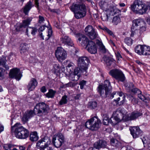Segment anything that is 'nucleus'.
Here are the masks:
<instances>
[{"label":"nucleus","instance_id":"nucleus-1","mask_svg":"<svg viewBox=\"0 0 150 150\" xmlns=\"http://www.w3.org/2000/svg\"><path fill=\"white\" fill-rule=\"evenodd\" d=\"M78 42L83 46H86L88 51L91 54H95L97 52V48L94 42L89 40L87 37L85 35L78 34L76 35Z\"/></svg>","mask_w":150,"mask_h":150},{"label":"nucleus","instance_id":"nucleus-2","mask_svg":"<svg viewBox=\"0 0 150 150\" xmlns=\"http://www.w3.org/2000/svg\"><path fill=\"white\" fill-rule=\"evenodd\" d=\"M11 131L14 132L15 137L20 139H25L29 136V131L20 123H17L11 127Z\"/></svg>","mask_w":150,"mask_h":150},{"label":"nucleus","instance_id":"nucleus-3","mask_svg":"<svg viewBox=\"0 0 150 150\" xmlns=\"http://www.w3.org/2000/svg\"><path fill=\"white\" fill-rule=\"evenodd\" d=\"M69 8L74 13V16L76 19H80L86 16V10L84 4L81 5L73 3Z\"/></svg>","mask_w":150,"mask_h":150},{"label":"nucleus","instance_id":"nucleus-4","mask_svg":"<svg viewBox=\"0 0 150 150\" xmlns=\"http://www.w3.org/2000/svg\"><path fill=\"white\" fill-rule=\"evenodd\" d=\"M115 115L114 119L117 122V124L122 120L127 121L134 120L142 115V113H113Z\"/></svg>","mask_w":150,"mask_h":150},{"label":"nucleus","instance_id":"nucleus-5","mask_svg":"<svg viewBox=\"0 0 150 150\" xmlns=\"http://www.w3.org/2000/svg\"><path fill=\"white\" fill-rule=\"evenodd\" d=\"M131 8L134 12L143 14L148 10V6L142 0H135L131 5Z\"/></svg>","mask_w":150,"mask_h":150},{"label":"nucleus","instance_id":"nucleus-6","mask_svg":"<svg viewBox=\"0 0 150 150\" xmlns=\"http://www.w3.org/2000/svg\"><path fill=\"white\" fill-rule=\"evenodd\" d=\"M101 122L97 116L91 118L86 122L85 126L92 131H97L100 127Z\"/></svg>","mask_w":150,"mask_h":150},{"label":"nucleus","instance_id":"nucleus-7","mask_svg":"<svg viewBox=\"0 0 150 150\" xmlns=\"http://www.w3.org/2000/svg\"><path fill=\"white\" fill-rule=\"evenodd\" d=\"M109 74L118 82H124L126 80L124 74L121 70L116 69L110 70Z\"/></svg>","mask_w":150,"mask_h":150},{"label":"nucleus","instance_id":"nucleus-8","mask_svg":"<svg viewBox=\"0 0 150 150\" xmlns=\"http://www.w3.org/2000/svg\"><path fill=\"white\" fill-rule=\"evenodd\" d=\"M113 98H116L114 100V101L117 106H120L125 102V97L124 95L123 96L122 92L118 93L116 92H113L110 95V98L112 99Z\"/></svg>","mask_w":150,"mask_h":150},{"label":"nucleus","instance_id":"nucleus-9","mask_svg":"<svg viewBox=\"0 0 150 150\" xmlns=\"http://www.w3.org/2000/svg\"><path fill=\"white\" fill-rule=\"evenodd\" d=\"M33 18L28 17L22 21V23H17L14 26L15 30L16 31L23 30L30 24Z\"/></svg>","mask_w":150,"mask_h":150},{"label":"nucleus","instance_id":"nucleus-10","mask_svg":"<svg viewBox=\"0 0 150 150\" xmlns=\"http://www.w3.org/2000/svg\"><path fill=\"white\" fill-rule=\"evenodd\" d=\"M49 109L48 105L43 102L40 103L34 107L33 111H30L28 112H45Z\"/></svg>","mask_w":150,"mask_h":150},{"label":"nucleus","instance_id":"nucleus-11","mask_svg":"<svg viewBox=\"0 0 150 150\" xmlns=\"http://www.w3.org/2000/svg\"><path fill=\"white\" fill-rule=\"evenodd\" d=\"M55 55L59 61L62 62L66 59L67 53L62 48L58 47L56 51Z\"/></svg>","mask_w":150,"mask_h":150},{"label":"nucleus","instance_id":"nucleus-12","mask_svg":"<svg viewBox=\"0 0 150 150\" xmlns=\"http://www.w3.org/2000/svg\"><path fill=\"white\" fill-rule=\"evenodd\" d=\"M86 35L91 40H93L97 38L98 35L93 26L88 25L85 29Z\"/></svg>","mask_w":150,"mask_h":150},{"label":"nucleus","instance_id":"nucleus-13","mask_svg":"<svg viewBox=\"0 0 150 150\" xmlns=\"http://www.w3.org/2000/svg\"><path fill=\"white\" fill-rule=\"evenodd\" d=\"M129 130L130 133L134 138L142 136L143 134V132L140 129L139 127L134 126L130 127Z\"/></svg>","mask_w":150,"mask_h":150},{"label":"nucleus","instance_id":"nucleus-14","mask_svg":"<svg viewBox=\"0 0 150 150\" xmlns=\"http://www.w3.org/2000/svg\"><path fill=\"white\" fill-rule=\"evenodd\" d=\"M89 62L88 58L86 57H80L77 60L78 66L80 67H82L87 70Z\"/></svg>","mask_w":150,"mask_h":150},{"label":"nucleus","instance_id":"nucleus-15","mask_svg":"<svg viewBox=\"0 0 150 150\" xmlns=\"http://www.w3.org/2000/svg\"><path fill=\"white\" fill-rule=\"evenodd\" d=\"M9 75L11 78H15L18 80H19L22 76L20 70L16 68L11 70Z\"/></svg>","mask_w":150,"mask_h":150},{"label":"nucleus","instance_id":"nucleus-16","mask_svg":"<svg viewBox=\"0 0 150 150\" xmlns=\"http://www.w3.org/2000/svg\"><path fill=\"white\" fill-rule=\"evenodd\" d=\"M47 22L48 23V26H46L45 25H43L41 26L39 28V31H40L41 32L43 31L45 29V27L47 28L48 29V34L47 35L48 37L45 38V40H47L50 38L51 36L52 33V31L51 26L48 21H47Z\"/></svg>","mask_w":150,"mask_h":150},{"label":"nucleus","instance_id":"nucleus-17","mask_svg":"<svg viewBox=\"0 0 150 150\" xmlns=\"http://www.w3.org/2000/svg\"><path fill=\"white\" fill-rule=\"evenodd\" d=\"M102 86L100 85L98 87V92L100 93V96L103 98H105L108 96H110H110V95L111 91H110V90H105V89L104 88H102Z\"/></svg>","mask_w":150,"mask_h":150},{"label":"nucleus","instance_id":"nucleus-18","mask_svg":"<svg viewBox=\"0 0 150 150\" xmlns=\"http://www.w3.org/2000/svg\"><path fill=\"white\" fill-rule=\"evenodd\" d=\"M107 146V142L103 140H99L95 143L93 144V147L99 149L101 148H106Z\"/></svg>","mask_w":150,"mask_h":150},{"label":"nucleus","instance_id":"nucleus-19","mask_svg":"<svg viewBox=\"0 0 150 150\" xmlns=\"http://www.w3.org/2000/svg\"><path fill=\"white\" fill-rule=\"evenodd\" d=\"M60 41L62 43L69 46L72 47L74 45L71 38L68 36H62Z\"/></svg>","mask_w":150,"mask_h":150},{"label":"nucleus","instance_id":"nucleus-20","mask_svg":"<svg viewBox=\"0 0 150 150\" xmlns=\"http://www.w3.org/2000/svg\"><path fill=\"white\" fill-rule=\"evenodd\" d=\"M38 83L36 79L34 78H32L27 86L28 90L30 91H33L37 86Z\"/></svg>","mask_w":150,"mask_h":150},{"label":"nucleus","instance_id":"nucleus-21","mask_svg":"<svg viewBox=\"0 0 150 150\" xmlns=\"http://www.w3.org/2000/svg\"><path fill=\"white\" fill-rule=\"evenodd\" d=\"M133 25L131 27V29L132 30L138 29L141 25H142L144 23V22L141 19L135 20L133 21Z\"/></svg>","mask_w":150,"mask_h":150},{"label":"nucleus","instance_id":"nucleus-22","mask_svg":"<svg viewBox=\"0 0 150 150\" xmlns=\"http://www.w3.org/2000/svg\"><path fill=\"white\" fill-rule=\"evenodd\" d=\"M115 114H113L112 115V116L110 117V119L109 120V117H105L103 120V123L104 125H108L109 123H110L112 126H114L117 124V122H114L112 121L114 119V117L115 116Z\"/></svg>","mask_w":150,"mask_h":150},{"label":"nucleus","instance_id":"nucleus-23","mask_svg":"<svg viewBox=\"0 0 150 150\" xmlns=\"http://www.w3.org/2000/svg\"><path fill=\"white\" fill-rule=\"evenodd\" d=\"M35 113H22L21 116V120L23 123L27 122L29 119H30L34 115Z\"/></svg>","mask_w":150,"mask_h":150},{"label":"nucleus","instance_id":"nucleus-24","mask_svg":"<svg viewBox=\"0 0 150 150\" xmlns=\"http://www.w3.org/2000/svg\"><path fill=\"white\" fill-rule=\"evenodd\" d=\"M33 6V2L30 0L27 2L23 8V12L25 15H28L29 11Z\"/></svg>","mask_w":150,"mask_h":150},{"label":"nucleus","instance_id":"nucleus-25","mask_svg":"<svg viewBox=\"0 0 150 150\" xmlns=\"http://www.w3.org/2000/svg\"><path fill=\"white\" fill-rule=\"evenodd\" d=\"M28 45L25 43H23L21 44L20 46V52L22 54L25 55L28 53L29 49Z\"/></svg>","mask_w":150,"mask_h":150},{"label":"nucleus","instance_id":"nucleus-26","mask_svg":"<svg viewBox=\"0 0 150 150\" xmlns=\"http://www.w3.org/2000/svg\"><path fill=\"white\" fill-rule=\"evenodd\" d=\"M52 141L54 146L57 148L60 147L64 142L59 140L58 139H57L56 137H55V135L53 136Z\"/></svg>","mask_w":150,"mask_h":150},{"label":"nucleus","instance_id":"nucleus-27","mask_svg":"<svg viewBox=\"0 0 150 150\" xmlns=\"http://www.w3.org/2000/svg\"><path fill=\"white\" fill-rule=\"evenodd\" d=\"M99 5L101 9L103 11H107L109 9V6L108 3L106 1H100Z\"/></svg>","mask_w":150,"mask_h":150},{"label":"nucleus","instance_id":"nucleus-28","mask_svg":"<svg viewBox=\"0 0 150 150\" xmlns=\"http://www.w3.org/2000/svg\"><path fill=\"white\" fill-rule=\"evenodd\" d=\"M101 85L102 86V88H104L105 90H110V91H111L112 86L110 85V83L108 80H105L104 81L103 85Z\"/></svg>","mask_w":150,"mask_h":150},{"label":"nucleus","instance_id":"nucleus-29","mask_svg":"<svg viewBox=\"0 0 150 150\" xmlns=\"http://www.w3.org/2000/svg\"><path fill=\"white\" fill-rule=\"evenodd\" d=\"M26 28V35L28 36L29 32H30L32 35H35V33L37 31V29L35 27H31L28 26Z\"/></svg>","mask_w":150,"mask_h":150},{"label":"nucleus","instance_id":"nucleus-30","mask_svg":"<svg viewBox=\"0 0 150 150\" xmlns=\"http://www.w3.org/2000/svg\"><path fill=\"white\" fill-rule=\"evenodd\" d=\"M6 57H2L0 58V66H2L6 70H8L9 67L6 64Z\"/></svg>","mask_w":150,"mask_h":150},{"label":"nucleus","instance_id":"nucleus-31","mask_svg":"<svg viewBox=\"0 0 150 150\" xmlns=\"http://www.w3.org/2000/svg\"><path fill=\"white\" fill-rule=\"evenodd\" d=\"M38 138L37 133L36 132H33L30 133V139L31 141H37Z\"/></svg>","mask_w":150,"mask_h":150},{"label":"nucleus","instance_id":"nucleus-32","mask_svg":"<svg viewBox=\"0 0 150 150\" xmlns=\"http://www.w3.org/2000/svg\"><path fill=\"white\" fill-rule=\"evenodd\" d=\"M80 77V75H77L73 73L70 74L69 78V80L73 81H77Z\"/></svg>","mask_w":150,"mask_h":150},{"label":"nucleus","instance_id":"nucleus-33","mask_svg":"<svg viewBox=\"0 0 150 150\" xmlns=\"http://www.w3.org/2000/svg\"><path fill=\"white\" fill-rule=\"evenodd\" d=\"M142 54L145 55L150 54V47L146 45H143Z\"/></svg>","mask_w":150,"mask_h":150},{"label":"nucleus","instance_id":"nucleus-34","mask_svg":"<svg viewBox=\"0 0 150 150\" xmlns=\"http://www.w3.org/2000/svg\"><path fill=\"white\" fill-rule=\"evenodd\" d=\"M111 145L115 147H117L120 144V143L115 138H112L110 140Z\"/></svg>","mask_w":150,"mask_h":150},{"label":"nucleus","instance_id":"nucleus-35","mask_svg":"<svg viewBox=\"0 0 150 150\" xmlns=\"http://www.w3.org/2000/svg\"><path fill=\"white\" fill-rule=\"evenodd\" d=\"M103 59L107 66H110L113 62V59L112 58L109 57H103Z\"/></svg>","mask_w":150,"mask_h":150},{"label":"nucleus","instance_id":"nucleus-36","mask_svg":"<svg viewBox=\"0 0 150 150\" xmlns=\"http://www.w3.org/2000/svg\"><path fill=\"white\" fill-rule=\"evenodd\" d=\"M87 70L82 67H78L74 69V73L77 75H80L79 74L84 71H86Z\"/></svg>","mask_w":150,"mask_h":150},{"label":"nucleus","instance_id":"nucleus-37","mask_svg":"<svg viewBox=\"0 0 150 150\" xmlns=\"http://www.w3.org/2000/svg\"><path fill=\"white\" fill-rule=\"evenodd\" d=\"M56 91H53L52 89H50L48 93L46 94V96L48 98H53L54 96Z\"/></svg>","mask_w":150,"mask_h":150},{"label":"nucleus","instance_id":"nucleus-38","mask_svg":"<svg viewBox=\"0 0 150 150\" xmlns=\"http://www.w3.org/2000/svg\"><path fill=\"white\" fill-rule=\"evenodd\" d=\"M143 46L140 45H137L135 48V52L139 55H142L143 51Z\"/></svg>","mask_w":150,"mask_h":150},{"label":"nucleus","instance_id":"nucleus-39","mask_svg":"<svg viewBox=\"0 0 150 150\" xmlns=\"http://www.w3.org/2000/svg\"><path fill=\"white\" fill-rule=\"evenodd\" d=\"M121 22V20L119 16H115L113 18L112 22L114 25H116Z\"/></svg>","mask_w":150,"mask_h":150},{"label":"nucleus","instance_id":"nucleus-40","mask_svg":"<svg viewBox=\"0 0 150 150\" xmlns=\"http://www.w3.org/2000/svg\"><path fill=\"white\" fill-rule=\"evenodd\" d=\"M124 85L125 86L126 88V89H128L129 91H130L134 86V85L133 83L130 82H125Z\"/></svg>","mask_w":150,"mask_h":150},{"label":"nucleus","instance_id":"nucleus-41","mask_svg":"<svg viewBox=\"0 0 150 150\" xmlns=\"http://www.w3.org/2000/svg\"><path fill=\"white\" fill-rule=\"evenodd\" d=\"M98 28H99L103 30L105 32H107L110 35L112 36L114 35L113 33L112 32V31L110 30L106 27L104 26L103 27H102L101 26L99 25L98 26Z\"/></svg>","mask_w":150,"mask_h":150},{"label":"nucleus","instance_id":"nucleus-42","mask_svg":"<svg viewBox=\"0 0 150 150\" xmlns=\"http://www.w3.org/2000/svg\"><path fill=\"white\" fill-rule=\"evenodd\" d=\"M97 103L95 101H91L88 103V108L90 109H94L97 106Z\"/></svg>","mask_w":150,"mask_h":150},{"label":"nucleus","instance_id":"nucleus-43","mask_svg":"<svg viewBox=\"0 0 150 150\" xmlns=\"http://www.w3.org/2000/svg\"><path fill=\"white\" fill-rule=\"evenodd\" d=\"M67 96L66 95L63 96L60 101L59 102V104L60 105L67 103L68 100H67Z\"/></svg>","mask_w":150,"mask_h":150},{"label":"nucleus","instance_id":"nucleus-44","mask_svg":"<svg viewBox=\"0 0 150 150\" xmlns=\"http://www.w3.org/2000/svg\"><path fill=\"white\" fill-rule=\"evenodd\" d=\"M55 137H56L57 139H58L59 140L64 142V137L62 133H58L56 135V136H55Z\"/></svg>","mask_w":150,"mask_h":150},{"label":"nucleus","instance_id":"nucleus-45","mask_svg":"<svg viewBox=\"0 0 150 150\" xmlns=\"http://www.w3.org/2000/svg\"><path fill=\"white\" fill-rule=\"evenodd\" d=\"M133 40L130 38H126L124 39L125 43L128 45H131L132 43Z\"/></svg>","mask_w":150,"mask_h":150},{"label":"nucleus","instance_id":"nucleus-46","mask_svg":"<svg viewBox=\"0 0 150 150\" xmlns=\"http://www.w3.org/2000/svg\"><path fill=\"white\" fill-rule=\"evenodd\" d=\"M130 91L135 94H139L141 93V91L137 88H132Z\"/></svg>","mask_w":150,"mask_h":150},{"label":"nucleus","instance_id":"nucleus-47","mask_svg":"<svg viewBox=\"0 0 150 150\" xmlns=\"http://www.w3.org/2000/svg\"><path fill=\"white\" fill-rule=\"evenodd\" d=\"M5 70L3 68L0 67V80H2L4 78V73Z\"/></svg>","mask_w":150,"mask_h":150},{"label":"nucleus","instance_id":"nucleus-48","mask_svg":"<svg viewBox=\"0 0 150 150\" xmlns=\"http://www.w3.org/2000/svg\"><path fill=\"white\" fill-rule=\"evenodd\" d=\"M101 18L103 21H107L108 18V16L107 14H104L101 16Z\"/></svg>","mask_w":150,"mask_h":150},{"label":"nucleus","instance_id":"nucleus-49","mask_svg":"<svg viewBox=\"0 0 150 150\" xmlns=\"http://www.w3.org/2000/svg\"><path fill=\"white\" fill-rule=\"evenodd\" d=\"M86 83V81L84 80H82L79 82V84L80 86L81 89H83L84 86L85 85Z\"/></svg>","mask_w":150,"mask_h":150},{"label":"nucleus","instance_id":"nucleus-50","mask_svg":"<svg viewBox=\"0 0 150 150\" xmlns=\"http://www.w3.org/2000/svg\"><path fill=\"white\" fill-rule=\"evenodd\" d=\"M39 20L38 21V22L39 23L41 24L43 23V22L45 21V20L44 17L40 15L38 17Z\"/></svg>","mask_w":150,"mask_h":150},{"label":"nucleus","instance_id":"nucleus-51","mask_svg":"<svg viewBox=\"0 0 150 150\" xmlns=\"http://www.w3.org/2000/svg\"><path fill=\"white\" fill-rule=\"evenodd\" d=\"M138 97L140 99L144 101V100L146 99L145 97L143 95H142L141 94V93H140L139 94H138Z\"/></svg>","mask_w":150,"mask_h":150},{"label":"nucleus","instance_id":"nucleus-52","mask_svg":"<svg viewBox=\"0 0 150 150\" xmlns=\"http://www.w3.org/2000/svg\"><path fill=\"white\" fill-rule=\"evenodd\" d=\"M114 14L115 15L117 16H119V15H120L121 11L120 10L117 9L115 11H114Z\"/></svg>","mask_w":150,"mask_h":150},{"label":"nucleus","instance_id":"nucleus-53","mask_svg":"<svg viewBox=\"0 0 150 150\" xmlns=\"http://www.w3.org/2000/svg\"><path fill=\"white\" fill-rule=\"evenodd\" d=\"M17 116L18 115H17L16 113H13L11 116V121H12L13 120L16 119Z\"/></svg>","mask_w":150,"mask_h":150},{"label":"nucleus","instance_id":"nucleus-54","mask_svg":"<svg viewBox=\"0 0 150 150\" xmlns=\"http://www.w3.org/2000/svg\"><path fill=\"white\" fill-rule=\"evenodd\" d=\"M133 98L131 100L132 103L134 105L138 103V99L136 98Z\"/></svg>","mask_w":150,"mask_h":150},{"label":"nucleus","instance_id":"nucleus-55","mask_svg":"<svg viewBox=\"0 0 150 150\" xmlns=\"http://www.w3.org/2000/svg\"><path fill=\"white\" fill-rule=\"evenodd\" d=\"M54 25L58 29H59L60 28V26L59 23L56 21H54Z\"/></svg>","mask_w":150,"mask_h":150},{"label":"nucleus","instance_id":"nucleus-56","mask_svg":"<svg viewBox=\"0 0 150 150\" xmlns=\"http://www.w3.org/2000/svg\"><path fill=\"white\" fill-rule=\"evenodd\" d=\"M139 28H140L139 32V34H140V33L141 31H142V32H143L146 30V28L145 26H142V27H141V26L140 27H139Z\"/></svg>","mask_w":150,"mask_h":150},{"label":"nucleus","instance_id":"nucleus-57","mask_svg":"<svg viewBox=\"0 0 150 150\" xmlns=\"http://www.w3.org/2000/svg\"><path fill=\"white\" fill-rule=\"evenodd\" d=\"M124 111V109L121 107L118 108L116 112H122Z\"/></svg>","mask_w":150,"mask_h":150},{"label":"nucleus","instance_id":"nucleus-58","mask_svg":"<svg viewBox=\"0 0 150 150\" xmlns=\"http://www.w3.org/2000/svg\"><path fill=\"white\" fill-rule=\"evenodd\" d=\"M131 30H132V29H131ZM137 30H135V29H134V30H131L132 33H131V35H130L131 37L133 36L134 35V34H135V35H136V32L137 31Z\"/></svg>","mask_w":150,"mask_h":150},{"label":"nucleus","instance_id":"nucleus-59","mask_svg":"<svg viewBox=\"0 0 150 150\" xmlns=\"http://www.w3.org/2000/svg\"><path fill=\"white\" fill-rule=\"evenodd\" d=\"M74 64L71 62H70L69 63L67 66V68H70V67H71V68L72 69V67L74 66Z\"/></svg>","mask_w":150,"mask_h":150},{"label":"nucleus","instance_id":"nucleus-60","mask_svg":"<svg viewBox=\"0 0 150 150\" xmlns=\"http://www.w3.org/2000/svg\"><path fill=\"white\" fill-rule=\"evenodd\" d=\"M40 91L42 93H45V92L46 91L47 89L46 88V87L45 86H42L41 88H40Z\"/></svg>","mask_w":150,"mask_h":150},{"label":"nucleus","instance_id":"nucleus-61","mask_svg":"<svg viewBox=\"0 0 150 150\" xmlns=\"http://www.w3.org/2000/svg\"><path fill=\"white\" fill-rule=\"evenodd\" d=\"M66 84H64L63 83H62V84H61L60 85V87H59V88L60 89L61 88V89H63V88H66L67 87V86H66Z\"/></svg>","mask_w":150,"mask_h":150},{"label":"nucleus","instance_id":"nucleus-62","mask_svg":"<svg viewBox=\"0 0 150 150\" xmlns=\"http://www.w3.org/2000/svg\"><path fill=\"white\" fill-rule=\"evenodd\" d=\"M74 98L75 100H78L81 98V94H77L74 96Z\"/></svg>","mask_w":150,"mask_h":150},{"label":"nucleus","instance_id":"nucleus-63","mask_svg":"<svg viewBox=\"0 0 150 150\" xmlns=\"http://www.w3.org/2000/svg\"><path fill=\"white\" fill-rule=\"evenodd\" d=\"M4 127L3 125L0 123V133L4 130Z\"/></svg>","mask_w":150,"mask_h":150},{"label":"nucleus","instance_id":"nucleus-64","mask_svg":"<svg viewBox=\"0 0 150 150\" xmlns=\"http://www.w3.org/2000/svg\"><path fill=\"white\" fill-rule=\"evenodd\" d=\"M35 1L36 5L35 6L38 9L39 8V3H38V0H35Z\"/></svg>","mask_w":150,"mask_h":150}]
</instances>
